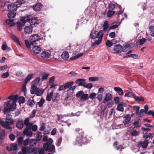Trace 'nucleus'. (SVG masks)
I'll return each instance as SVG.
<instances>
[{"instance_id":"obj_1","label":"nucleus","mask_w":154,"mask_h":154,"mask_svg":"<svg viewBox=\"0 0 154 154\" xmlns=\"http://www.w3.org/2000/svg\"><path fill=\"white\" fill-rule=\"evenodd\" d=\"M14 123L13 119H11L10 120H6L5 121L2 120L0 121V125L5 128L9 130L10 131L12 130V127L11 125H13Z\"/></svg>"},{"instance_id":"obj_2","label":"nucleus","mask_w":154,"mask_h":154,"mask_svg":"<svg viewBox=\"0 0 154 154\" xmlns=\"http://www.w3.org/2000/svg\"><path fill=\"white\" fill-rule=\"evenodd\" d=\"M39 39L40 36L37 34H36L32 35L30 36L29 38L31 45H38V42H39L38 41Z\"/></svg>"},{"instance_id":"obj_3","label":"nucleus","mask_w":154,"mask_h":154,"mask_svg":"<svg viewBox=\"0 0 154 154\" xmlns=\"http://www.w3.org/2000/svg\"><path fill=\"white\" fill-rule=\"evenodd\" d=\"M101 34H103V31L102 30H100L99 32H97V31L94 30L93 31L92 30L91 32L90 36L93 39H95L99 37Z\"/></svg>"},{"instance_id":"obj_4","label":"nucleus","mask_w":154,"mask_h":154,"mask_svg":"<svg viewBox=\"0 0 154 154\" xmlns=\"http://www.w3.org/2000/svg\"><path fill=\"white\" fill-rule=\"evenodd\" d=\"M55 148L54 146L52 144L48 145L47 144H44L43 145V149H44L45 151L49 152L53 151L55 152Z\"/></svg>"},{"instance_id":"obj_5","label":"nucleus","mask_w":154,"mask_h":154,"mask_svg":"<svg viewBox=\"0 0 154 154\" xmlns=\"http://www.w3.org/2000/svg\"><path fill=\"white\" fill-rule=\"evenodd\" d=\"M32 153L34 154H44L45 151L43 148H39V147H34L32 148Z\"/></svg>"},{"instance_id":"obj_6","label":"nucleus","mask_w":154,"mask_h":154,"mask_svg":"<svg viewBox=\"0 0 154 154\" xmlns=\"http://www.w3.org/2000/svg\"><path fill=\"white\" fill-rule=\"evenodd\" d=\"M8 99L10 100V101L12 100V103H11V105H12L13 106L16 108V102L17 101L18 99V96L17 94L15 95H11L8 97Z\"/></svg>"},{"instance_id":"obj_7","label":"nucleus","mask_w":154,"mask_h":154,"mask_svg":"<svg viewBox=\"0 0 154 154\" xmlns=\"http://www.w3.org/2000/svg\"><path fill=\"white\" fill-rule=\"evenodd\" d=\"M75 131L77 135V137L76 138V140H80V138L85 136L84 131L82 129H80L79 128H77L75 129Z\"/></svg>"},{"instance_id":"obj_8","label":"nucleus","mask_w":154,"mask_h":154,"mask_svg":"<svg viewBox=\"0 0 154 154\" xmlns=\"http://www.w3.org/2000/svg\"><path fill=\"white\" fill-rule=\"evenodd\" d=\"M149 142L147 140H145V141H140L138 142L137 143V146H141L143 149L146 148L148 146Z\"/></svg>"},{"instance_id":"obj_9","label":"nucleus","mask_w":154,"mask_h":154,"mask_svg":"<svg viewBox=\"0 0 154 154\" xmlns=\"http://www.w3.org/2000/svg\"><path fill=\"white\" fill-rule=\"evenodd\" d=\"M17 8L16 5L11 3L8 6V9L9 11L15 12Z\"/></svg>"},{"instance_id":"obj_10","label":"nucleus","mask_w":154,"mask_h":154,"mask_svg":"<svg viewBox=\"0 0 154 154\" xmlns=\"http://www.w3.org/2000/svg\"><path fill=\"white\" fill-rule=\"evenodd\" d=\"M127 105L125 103L121 102L119 103L116 108V109L120 112H123L124 111V107H126Z\"/></svg>"},{"instance_id":"obj_11","label":"nucleus","mask_w":154,"mask_h":154,"mask_svg":"<svg viewBox=\"0 0 154 154\" xmlns=\"http://www.w3.org/2000/svg\"><path fill=\"white\" fill-rule=\"evenodd\" d=\"M16 109V108L10 105L9 107L7 108H5L4 111V113L5 115L9 114V113L11 111H14Z\"/></svg>"},{"instance_id":"obj_12","label":"nucleus","mask_w":154,"mask_h":154,"mask_svg":"<svg viewBox=\"0 0 154 154\" xmlns=\"http://www.w3.org/2000/svg\"><path fill=\"white\" fill-rule=\"evenodd\" d=\"M125 119L123 121V123L124 125H126L129 124L131 118L130 114H127L124 117Z\"/></svg>"},{"instance_id":"obj_13","label":"nucleus","mask_w":154,"mask_h":154,"mask_svg":"<svg viewBox=\"0 0 154 154\" xmlns=\"http://www.w3.org/2000/svg\"><path fill=\"white\" fill-rule=\"evenodd\" d=\"M32 148L30 147H23L22 149V150L23 154H30L32 153Z\"/></svg>"},{"instance_id":"obj_14","label":"nucleus","mask_w":154,"mask_h":154,"mask_svg":"<svg viewBox=\"0 0 154 154\" xmlns=\"http://www.w3.org/2000/svg\"><path fill=\"white\" fill-rule=\"evenodd\" d=\"M123 48L120 44L117 45H115L113 48V50L116 53H121Z\"/></svg>"},{"instance_id":"obj_15","label":"nucleus","mask_w":154,"mask_h":154,"mask_svg":"<svg viewBox=\"0 0 154 154\" xmlns=\"http://www.w3.org/2000/svg\"><path fill=\"white\" fill-rule=\"evenodd\" d=\"M85 79H79L76 80L75 82L76 84H79V86H84L86 84L85 82Z\"/></svg>"},{"instance_id":"obj_16","label":"nucleus","mask_w":154,"mask_h":154,"mask_svg":"<svg viewBox=\"0 0 154 154\" xmlns=\"http://www.w3.org/2000/svg\"><path fill=\"white\" fill-rule=\"evenodd\" d=\"M80 140H76V141L79 143L85 144L87 143L88 142V140L87 137L85 136H83L82 137L80 138Z\"/></svg>"},{"instance_id":"obj_17","label":"nucleus","mask_w":154,"mask_h":154,"mask_svg":"<svg viewBox=\"0 0 154 154\" xmlns=\"http://www.w3.org/2000/svg\"><path fill=\"white\" fill-rule=\"evenodd\" d=\"M112 97V95L111 94L109 93L106 94L103 101V103H105L106 102L111 100Z\"/></svg>"},{"instance_id":"obj_18","label":"nucleus","mask_w":154,"mask_h":154,"mask_svg":"<svg viewBox=\"0 0 154 154\" xmlns=\"http://www.w3.org/2000/svg\"><path fill=\"white\" fill-rule=\"evenodd\" d=\"M42 5L41 3H38L33 6V9L35 11H40L42 8Z\"/></svg>"},{"instance_id":"obj_19","label":"nucleus","mask_w":154,"mask_h":154,"mask_svg":"<svg viewBox=\"0 0 154 154\" xmlns=\"http://www.w3.org/2000/svg\"><path fill=\"white\" fill-rule=\"evenodd\" d=\"M103 36V34H101V35H100L97 38H98V40H96L93 43L92 46L94 47L96 45H98L99 44H100L102 41Z\"/></svg>"},{"instance_id":"obj_20","label":"nucleus","mask_w":154,"mask_h":154,"mask_svg":"<svg viewBox=\"0 0 154 154\" xmlns=\"http://www.w3.org/2000/svg\"><path fill=\"white\" fill-rule=\"evenodd\" d=\"M35 45L33 46L32 50L33 52L35 54H38L41 51V48L39 46V45Z\"/></svg>"},{"instance_id":"obj_21","label":"nucleus","mask_w":154,"mask_h":154,"mask_svg":"<svg viewBox=\"0 0 154 154\" xmlns=\"http://www.w3.org/2000/svg\"><path fill=\"white\" fill-rule=\"evenodd\" d=\"M32 31V27L31 26H26L24 28V32L26 34H29Z\"/></svg>"},{"instance_id":"obj_22","label":"nucleus","mask_w":154,"mask_h":154,"mask_svg":"<svg viewBox=\"0 0 154 154\" xmlns=\"http://www.w3.org/2000/svg\"><path fill=\"white\" fill-rule=\"evenodd\" d=\"M29 22L31 25H34L39 23L38 20L36 17L30 19Z\"/></svg>"},{"instance_id":"obj_23","label":"nucleus","mask_w":154,"mask_h":154,"mask_svg":"<svg viewBox=\"0 0 154 154\" xmlns=\"http://www.w3.org/2000/svg\"><path fill=\"white\" fill-rule=\"evenodd\" d=\"M23 120H19L16 123V126L18 129L20 130L23 128Z\"/></svg>"},{"instance_id":"obj_24","label":"nucleus","mask_w":154,"mask_h":154,"mask_svg":"<svg viewBox=\"0 0 154 154\" xmlns=\"http://www.w3.org/2000/svg\"><path fill=\"white\" fill-rule=\"evenodd\" d=\"M114 90L120 95H123L124 94L122 89L119 87H116L114 88Z\"/></svg>"},{"instance_id":"obj_25","label":"nucleus","mask_w":154,"mask_h":154,"mask_svg":"<svg viewBox=\"0 0 154 154\" xmlns=\"http://www.w3.org/2000/svg\"><path fill=\"white\" fill-rule=\"evenodd\" d=\"M37 85L33 84L32 85L30 89V92L32 94H34L35 93L36 90H37L38 88Z\"/></svg>"},{"instance_id":"obj_26","label":"nucleus","mask_w":154,"mask_h":154,"mask_svg":"<svg viewBox=\"0 0 154 154\" xmlns=\"http://www.w3.org/2000/svg\"><path fill=\"white\" fill-rule=\"evenodd\" d=\"M33 76V73H30L28 75L24 80V83L25 84L27 83L32 78Z\"/></svg>"},{"instance_id":"obj_27","label":"nucleus","mask_w":154,"mask_h":154,"mask_svg":"<svg viewBox=\"0 0 154 154\" xmlns=\"http://www.w3.org/2000/svg\"><path fill=\"white\" fill-rule=\"evenodd\" d=\"M37 142V140L35 139H32L29 140V145L30 146H34L36 145Z\"/></svg>"},{"instance_id":"obj_28","label":"nucleus","mask_w":154,"mask_h":154,"mask_svg":"<svg viewBox=\"0 0 154 154\" xmlns=\"http://www.w3.org/2000/svg\"><path fill=\"white\" fill-rule=\"evenodd\" d=\"M61 58L63 59L67 60L69 57V55L68 52H63L61 55Z\"/></svg>"},{"instance_id":"obj_29","label":"nucleus","mask_w":154,"mask_h":154,"mask_svg":"<svg viewBox=\"0 0 154 154\" xmlns=\"http://www.w3.org/2000/svg\"><path fill=\"white\" fill-rule=\"evenodd\" d=\"M50 56V54L48 52L44 51L41 54V57L43 58H48Z\"/></svg>"},{"instance_id":"obj_30","label":"nucleus","mask_w":154,"mask_h":154,"mask_svg":"<svg viewBox=\"0 0 154 154\" xmlns=\"http://www.w3.org/2000/svg\"><path fill=\"white\" fill-rule=\"evenodd\" d=\"M30 18L29 16H27L26 17H22L20 19V21L24 23L25 24V23L27 22H29Z\"/></svg>"},{"instance_id":"obj_31","label":"nucleus","mask_w":154,"mask_h":154,"mask_svg":"<svg viewBox=\"0 0 154 154\" xmlns=\"http://www.w3.org/2000/svg\"><path fill=\"white\" fill-rule=\"evenodd\" d=\"M10 37L18 45H21L20 42L18 38L13 34H11Z\"/></svg>"},{"instance_id":"obj_32","label":"nucleus","mask_w":154,"mask_h":154,"mask_svg":"<svg viewBox=\"0 0 154 154\" xmlns=\"http://www.w3.org/2000/svg\"><path fill=\"white\" fill-rule=\"evenodd\" d=\"M17 28L19 31H20L22 30V27L25 25L24 23H23L21 21L17 22Z\"/></svg>"},{"instance_id":"obj_33","label":"nucleus","mask_w":154,"mask_h":154,"mask_svg":"<svg viewBox=\"0 0 154 154\" xmlns=\"http://www.w3.org/2000/svg\"><path fill=\"white\" fill-rule=\"evenodd\" d=\"M131 57L134 59L138 58L139 57L138 55L135 54H131L123 57V58H128V57Z\"/></svg>"},{"instance_id":"obj_34","label":"nucleus","mask_w":154,"mask_h":154,"mask_svg":"<svg viewBox=\"0 0 154 154\" xmlns=\"http://www.w3.org/2000/svg\"><path fill=\"white\" fill-rule=\"evenodd\" d=\"M26 126V128L24 130V132L25 133L27 132L28 131L31 129L32 127V124L30 123Z\"/></svg>"},{"instance_id":"obj_35","label":"nucleus","mask_w":154,"mask_h":154,"mask_svg":"<svg viewBox=\"0 0 154 154\" xmlns=\"http://www.w3.org/2000/svg\"><path fill=\"white\" fill-rule=\"evenodd\" d=\"M16 15V13L15 12L9 11L8 13V16L9 18H14Z\"/></svg>"},{"instance_id":"obj_36","label":"nucleus","mask_w":154,"mask_h":154,"mask_svg":"<svg viewBox=\"0 0 154 154\" xmlns=\"http://www.w3.org/2000/svg\"><path fill=\"white\" fill-rule=\"evenodd\" d=\"M53 94V91L51 92L49 94H47L46 100L48 101H50L51 100Z\"/></svg>"},{"instance_id":"obj_37","label":"nucleus","mask_w":154,"mask_h":154,"mask_svg":"<svg viewBox=\"0 0 154 154\" xmlns=\"http://www.w3.org/2000/svg\"><path fill=\"white\" fill-rule=\"evenodd\" d=\"M44 92V90L38 89L35 93L37 96H40L43 94Z\"/></svg>"},{"instance_id":"obj_38","label":"nucleus","mask_w":154,"mask_h":154,"mask_svg":"<svg viewBox=\"0 0 154 154\" xmlns=\"http://www.w3.org/2000/svg\"><path fill=\"white\" fill-rule=\"evenodd\" d=\"M73 81L65 83L64 85L66 89H69V88L73 85Z\"/></svg>"},{"instance_id":"obj_39","label":"nucleus","mask_w":154,"mask_h":154,"mask_svg":"<svg viewBox=\"0 0 154 154\" xmlns=\"http://www.w3.org/2000/svg\"><path fill=\"white\" fill-rule=\"evenodd\" d=\"M5 132L4 130L0 131V140H3L5 138Z\"/></svg>"},{"instance_id":"obj_40","label":"nucleus","mask_w":154,"mask_h":154,"mask_svg":"<svg viewBox=\"0 0 154 154\" xmlns=\"http://www.w3.org/2000/svg\"><path fill=\"white\" fill-rule=\"evenodd\" d=\"M17 149V144L16 143L11 144L10 145L9 150H16Z\"/></svg>"},{"instance_id":"obj_41","label":"nucleus","mask_w":154,"mask_h":154,"mask_svg":"<svg viewBox=\"0 0 154 154\" xmlns=\"http://www.w3.org/2000/svg\"><path fill=\"white\" fill-rule=\"evenodd\" d=\"M35 104V102L33 99H29L28 101L27 105L30 107H32Z\"/></svg>"},{"instance_id":"obj_42","label":"nucleus","mask_w":154,"mask_h":154,"mask_svg":"<svg viewBox=\"0 0 154 154\" xmlns=\"http://www.w3.org/2000/svg\"><path fill=\"white\" fill-rule=\"evenodd\" d=\"M109 24L107 21H105L103 25V31H106L109 28Z\"/></svg>"},{"instance_id":"obj_43","label":"nucleus","mask_w":154,"mask_h":154,"mask_svg":"<svg viewBox=\"0 0 154 154\" xmlns=\"http://www.w3.org/2000/svg\"><path fill=\"white\" fill-rule=\"evenodd\" d=\"M88 95L87 94H83L82 97L81 98V100L83 101H84L86 100L88 98Z\"/></svg>"},{"instance_id":"obj_44","label":"nucleus","mask_w":154,"mask_h":154,"mask_svg":"<svg viewBox=\"0 0 154 154\" xmlns=\"http://www.w3.org/2000/svg\"><path fill=\"white\" fill-rule=\"evenodd\" d=\"M134 95L131 92H129L125 93V97H129L133 98L134 97Z\"/></svg>"},{"instance_id":"obj_45","label":"nucleus","mask_w":154,"mask_h":154,"mask_svg":"<svg viewBox=\"0 0 154 154\" xmlns=\"http://www.w3.org/2000/svg\"><path fill=\"white\" fill-rule=\"evenodd\" d=\"M83 55V53H82L81 54H78L77 55L74 56H72V57H70V60H72L76 59H77L78 58L80 57L81 56H82Z\"/></svg>"},{"instance_id":"obj_46","label":"nucleus","mask_w":154,"mask_h":154,"mask_svg":"<svg viewBox=\"0 0 154 154\" xmlns=\"http://www.w3.org/2000/svg\"><path fill=\"white\" fill-rule=\"evenodd\" d=\"M40 78L39 77L36 78L32 82L33 84L37 85L40 80Z\"/></svg>"},{"instance_id":"obj_47","label":"nucleus","mask_w":154,"mask_h":154,"mask_svg":"<svg viewBox=\"0 0 154 154\" xmlns=\"http://www.w3.org/2000/svg\"><path fill=\"white\" fill-rule=\"evenodd\" d=\"M9 76V72L8 71L6 72L3 73L1 75L2 78L5 79L8 78Z\"/></svg>"},{"instance_id":"obj_48","label":"nucleus","mask_w":154,"mask_h":154,"mask_svg":"<svg viewBox=\"0 0 154 154\" xmlns=\"http://www.w3.org/2000/svg\"><path fill=\"white\" fill-rule=\"evenodd\" d=\"M115 13V12L114 11L109 10V11L107 13V16L108 17H111Z\"/></svg>"},{"instance_id":"obj_49","label":"nucleus","mask_w":154,"mask_h":154,"mask_svg":"<svg viewBox=\"0 0 154 154\" xmlns=\"http://www.w3.org/2000/svg\"><path fill=\"white\" fill-rule=\"evenodd\" d=\"M45 101V100L43 98H41L39 101L38 103V104L39 107H41L42 106L43 104Z\"/></svg>"},{"instance_id":"obj_50","label":"nucleus","mask_w":154,"mask_h":154,"mask_svg":"<svg viewBox=\"0 0 154 154\" xmlns=\"http://www.w3.org/2000/svg\"><path fill=\"white\" fill-rule=\"evenodd\" d=\"M42 137V135L41 134V133L39 132L38 133H37L36 139H35L37 140V141H40L41 140Z\"/></svg>"},{"instance_id":"obj_51","label":"nucleus","mask_w":154,"mask_h":154,"mask_svg":"<svg viewBox=\"0 0 154 154\" xmlns=\"http://www.w3.org/2000/svg\"><path fill=\"white\" fill-rule=\"evenodd\" d=\"M21 112V110H16L15 112L14 113H13V116L14 117H15L17 116H19Z\"/></svg>"},{"instance_id":"obj_52","label":"nucleus","mask_w":154,"mask_h":154,"mask_svg":"<svg viewBox=\"0 0 154 154\" xmlns=\"http://www.w3.org/2000/svg\"><path fill=\"white\" fill-rule=\"evenodd\" d=\"M23 133L24 135H26L27 136L29 137H32V132L30 131H27V132L26 133H25L24 132V131L23 132Z\"/></svg>"},{"instance_id":"obj_53","label":"nucleus","mask_w":154,"mask_h":154,"mask_svg":"<svg viewBox=\"0 0 154 154\" xmlns=\"http://www.w3.org/2000/svg\"><path fill=\"white\" fill-rule=\"evenodd\" d=\"M42 78L43 80L46 79L49 75V73L46 74L45 72H43L42 74Z\"/></svg>"},{"instance_id":"obj_54","label":"nucleus","mask_w":154,"mask_h":154,"mask_svg":"<svg viewBox=\"0 0 154 154\" xmlns=\"http://www.w3.org/2000/svg\"><path fill=\"white\" fill-rule=\"evenodd\" d=\"M152 135V134L151 133L146 132L145 133L144 135H143V137L145 139H147L148 137L150 138L151 137Z\"/></svg>"},{"instance_id":"obj_55","label":"nucleus","mask_w":154,"mask_h":154,"mask_svg":"<svg viewBox=\"0 0 154 154\" xmlns=\"http://www.w3.org/2000/svg\"><path fill=\"white\" fill-rule=\"evenodd\" d=\"M62 138L61 137H60L58 138L57 140V142L56 144L57 146H59L60 145L62 141Z\"/></svg>"},{"instance_id":"obj_56","label":"nucleus","mask_w":154,"mask_h":154,"mask_svg":"<svg viewBox=\"0 0 154 154\" xmlns=\"http://www.w3.org/2000/svg\"><path fill=\"white\" fill-rule=\"evenodd\" d=\"M23 138L22 137H19L17 139V142L19 145H21L23 143Z\"/></svg>"},{"instance_id":"obj_57","label":"nucleus","mask_w":154,"mask_h":154,"mask_svg":"<svg viewBox=\"0 0 154 154\" xmlns=\"http://www.w3.org/2000/svg\"><path fill=\"white\" fill-rule=\"evenodd\" d=\"M19 102L20 103H25V98L23 97H20L18 98Z\"/></svg>"},{"instance_id":"obj_58","label":"nucleus","mask_w":154,"mask_h":154,"mask_svg":"<svg viewBox=\"0 0 154 154\" xmlns=\"http://www.w3.org/2000/svg\"><path fill=\"white\" fill-rule=\"evenodd\" d=\"M73 93L70 92L69 93L67 94V96L65 98V100H68L72 96Z\"/></svg>"},{"instance_id":"obj_59","label":"nucleus","mask_w":154,"mask_h":154,"mask_svg":"<svg viewBox=\"0 0 154 154\" xmlns=\"http://www.w3.org/2000/svg\"><path fill=\"white\" fill-rule=\"evenodd\" d=\"M83 93V91H78L76 94V97L78 98L81 97Z\"/></svg>"},{"instance_id":"obj_60","label":"nucleus","mask_w":154,"mask_h":154,"mask_svg":"<svg viewBox=\"0 0 154 154\" xmlns=\"http://www.w3.org/2000/svg\"><path fill=\"white\" fill-rule=\"evenodd\" d=\"M133 125L135 128H139L140 125L139 122L138 121L134 122L133 123Z\"/></svg>"},{"instance_id":"obj_61","label":"nucleus","mask_w":154,"mask_h":154,"mask_svg":"<svg viewBox=\"0 0 154 154\" xmlns=\"http://www.w3.org/2000/svg\"><path fill=\"white\" fill-rule=\"evenodd\" d=\"M149 30L151 32V35L154 37V26H151L149 27Z\"/></svg>"},{"instance_id":"obj_62","label":"nucleus","mask_w":154,"mask_h":154,"mask_svg":"<svg viewBox=\"0 0 154 154\" xmlns=\"http://www.w3.org/2000/svg\"><path fill=\"white\" fill-rule=\"evenodd\" d=\"M30 139L29 138L26 139V140H24L23 141V145L24 146H27L28 144H29V140Z\"/></svg>"},{"instance_id":"obj_63","label":"nucleus","mask_w":154,"mask_h":154,"mask_svg":"<svg viewBox=\"0 0 154 154\" xmlns=\"http://www.w3.org/2000/svg\"><path fill=\"white\" fill-rule=\"evenodd\" d=\"M2 49L3 50H6L7 48H9L7 46L6 42H4L3 43V44L2 46Z\"/></svg>"},{"instance_id":"obj_64","label":"nucleus","mask_w":154,"mask_h":154,"mask_svg":"<svg viewBox=\"0 0 154 154\" xmlns=\"http://www.w3.org/2000/svg\"><path fill=\"white\" fill-rule=\"evenodd\" d=\"M108 8L110 10H113L115 8V5L113 4H110L109 5Z\"/></svg>"}]
</instances>
